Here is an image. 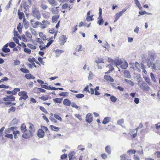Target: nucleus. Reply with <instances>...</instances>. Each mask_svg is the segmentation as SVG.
I'll list each match as a JSON object with an SVG mask.
<instances>
[{"instance_id":"26","label":"nucleus","mask_w":160,"mask_h":160,"mask_svg":"<svg viewBox=\"0 0 160 160\" xmlns=\"http://www.w3.org/2000/svg\"><path fill=\"white\" fill-rule=\"evenodd\" d=\"M59 17L60 15L59 14L53 16L52 18V22H54L57 21L58 19L59 18Z\"/></svg>"},{"instance_id":"44","label":"nucleus","mask_w":160,"mask_h":160,"mask_svg":"<svg viewBox=\"0 0 160 160\" xmlns=\"http://www.w3.org/2000/svg\"><path fill=\"white\" fill-rule=\"evenodd\" d=\"M17 29L20 33H21L22 32V25L20 23H19L18 26H17Z\"/></svg>"},{"instance_id":"15","label":"nucleus","mask_w":160,"mask_h":160,"mask_svg":"<svg viewBox=\"0 0 160 160\" xmlns=\"http://www.w3.org/2000/svg\"><path fill=\"white\" fill-rule=\"evenodd\" d=\"M121 160H132L129 158L130 157L128 154H124L121 155L120 157Z\"/></svg>"},{"instance_id":"17","label":"nucleus","mask_w":160,"mask_h":160,"mask_svg":"<svg viewBox=\"0 0 160 160\" xmlns=\"http://www.w3.org/2000/svg\"><path fill=\"white\" fill-rule=\"evenodd\" d=\"M47 1L52 7H55L58 4L57 2L55 0H47Z\"/></svg>"},{"instance_id":"41","label":"nucleus","mask_w":160,"mask_h":160,"mask_svg":"<svg viewBox=\"0 0 160 160\" xmlns=\"http://www.w3.org/2000/svg\"><path fill=\"white\" fill-rule=\"evenodd\" d=\"M19 122V121L18 120L16 119V118H14L12 121L11 123L13 125H17L18 124Z\"/></svg>"},{"instance_id":"27","label":"nucleus","mask_w":160,"mask_h":160,"mask_svg":"<svg viewBox=\"0 0 160 160\" xmlns=\"http://www.w3.org/2000/svg\"><path fill=\"white\" fill-rule=\"evenodd\" d=\"M105 151L108 154H111V149L110 146H107L105 148Z\"/></svg>"},{"instance_id":"11","label":"nucleus","mask_w":160,"mask_h":160,"mask_svg":"<svg viewBox=\"0 0 160 160\" xmlns=\"http://www.w3.org/2000/svg\"><path fill=\"white\" fill-rule=\"evenodd\" d=\"M15 100V97L12 95L7 96L3 99L4 101H13Z\"/></svg>"},{"instance_id":"32","label":"nucleus","mask_w":160,"mask_h":160,"mask_svg":"<svg viewBox=\"0 0 160 160\" xmlns=\"http://www.w3.org/2000/svg\"><path fill=\"white\" fill-rule=\"evenodd\" d=\"M25 77L27 79H33L35 78L34 76L30 73L26 74Z\"/></svg>"},{"instance_id":"3","label":"nucleus","mask_w":160,"mask_h":160,"mask_svg":"<svg viewBox=\"0 0 160 160\" xmlns=\"http://www.w3.org/2000/svg\"><path fill=\"white\" fill-rule=\"evenodd\" d=\"M138 148H139V150H135L134 149H129L127 152V153L129 157H131V155L134 154L137 152L139 154H143V151L142 147L140 146H138Z\"/></svg>"},{"instance_id":"31","label":"nucleus","mask_w":160,"mask_h":160,"mask_svg":"<svg viewBox=\"0 0 160 160\" xmlns=\"http://www.w3.org/2000/svg\"><path fill=\"white\" fill-rule=\"evenodd\" d=\"M122 61L120 59H116L115 60V66L117 67L118 65H119L122 64Z\"/></svg>"},{"instance_id":"2","label":"nucleus","mask_w":160,"mask_h":160,"mask_svg":"<svg viewBox=\"0 0 160 160\" xmlns=\"http://www.w3.org/2000/svg\"><path fill=\"white\" fill-rule=\"evenodd\" d=\"M41 128V129H39L38 130L37 134L38 137L40 138H42L45 135V132L43 130H44L46 132H49V131L48 128L45 126H42Z\"/></svg>"},{"instance_id":"56","label":"nucleus","mask_w":160,"mask_h":160,"mask_svg":"<svg viewBox=\"0 0 160 160\" xmlns=\"http://www.w3.org/2000/svg\"><path fill=\"white\" fill-rule=\"evenodd\" d=\"M40 109L42 111V112L45 113V114H47L48 113V112L46 110V109L42 106H40L39 107Z\"/></svg>"},{"instance_id":"52","label":"nucleus","mask_w":160,"mask_h":160,"mask_svg":"<svg viewBox=\"0 0 160 160\" xmlns=\"http://www.w3.org/2000/svg\"><path fill=\"white\" fill-rule=\"evenodd\" d=\"M23 51L26 53L30 54L31 52V51L29 48H24L23 49Z\"/></svg>"},{"instance_id":"39","label":"nucleus","mask_w":160,"mask_h":160,"mask_svg":"<svg viewBox=\"0 0 160 160\" xmlns=\"http://www.w3.org/2000/svg\"><path fill=\"white\" fill-rule=\"evenodd\" d=\"M134 1L135 2L137 6L140 10H141L142 9V7L138 0H134Z\"/></svg>"},{"instance_id":"28","label":"nucleus","mask_w":160,"mask_h":160,"mask_svg":"<svg viewBox=\"0 0 160 160\" xmlns=\"http://www.w3.org/2000/svg\"><path fill=\"white\" fill-rule=\"evenodd\" d=\"M20 129L21 132L23 133L27 130L26 128V126L25 123H22V124L20 127Z\"/></svg>"},{"instance_id":"47","label":"nucleus","mask_w":160,"mask_h":160,"mask_svg":"<svg viewBox=\"0 0 160 160\" xmlns=\"http://www.w3.org/2000/svg\"><path fill=\"white\" fill-rule=\"evenodd\" d=\"M110 100L113 102H115L117 100V98L113 95H112L110 97Z\"/></svg>"},{"instance_id":"1","label":"nucleus","mask_w":160,"mask_h":160,"mask_svg":"<svg viewBox=\"0 0 160 160\" xmlns=\"http://www.w3.org/2000/svg\"><path fill=\"white\" fill-rule=\"evenodd\" d=\"M28 130H27L25 131L22 135V137L24 138H29L32 137L35 132L34 126L32 124L29 122Z\"/></svg>"},{"instance_id":"18","label":"nucleus","mask_w":160,"mask_h":160,"mask_svg":"<svg viewBox=\"0 0 160 160\" xmlns=\"http://www.w3.org/2000/svg\"><path fill=\"white\" fill-rule=\"evenodd\" d=\"M104 78L108 82H114L113 79L110 76L105 75Z\"/></svg>"},{"instance_id":"61","label":"nucleus","mask_w":160,"mask_h":160,"mask_svg":"<svg viewBox=\"0 0 160 160\" xmlns=\"http://www.w3.org/2000/svg\"><path fill=\"white\" fill-rule=\"evenodd\" d=\"M38 61L43 65H44L45 62L43 61V58L41 57H39L38 58Z\"/></svg>"},{"instance_id":"12","label":"nucleus","mask_w":160,"mask_h":160,"mask_svg":"<svg viewBox=\"0 0 160 160\" xmlns=\"http://www.w3.org/2000/svg\"><path fill=\"white\" fill-rule=\"evenodd\" d=\"M76 152L74 151L70 152L68 154V157L69 160H74L76 159V157L75 156Z\"/></svg>"},{"instance_id":"45","label":"nucleus","mask_w":160,"mask_h":160,"mask_svg":"<svg viewBox=\"0 0 160 160\" xmlns=\"http://www.w3.org/2000/svg\"><path fill=\"white\" fill-rule=\"evenodd\" d=\"M108 61L109 62L110 64H112V65L115 66V60H114L111 58H109L108 59Z\"/></svg>"},{"instance_id":"46","label":"nucleus","mask_w":160,"mask_h":160,"mask_svg":"<svg viewBox=\"0 0 160 160\" xmlns=\"http://www.w3.org/2000/svg\"><path fill=\"white\" fill-rule=\"evenodd\" d=\"M68 92H62L59 94V95L63 97H67L68 96Z\"/></svg>"},{"instance_id":"8","label":"nucleus","mask_w":160,"mask_h":160,"mask_svg":"<svg viewBox=\"0 0 160 160\" xmlns=\"http://www.w3.org/2000/svg\"><path fill=\"white\" fill-rule=\"evenodd\" d=\"M140 88L144 91H147L150 89V88L148 85L144 82L142 83L140 85Z\"/></svg>"},{"instance_id":"35","label":"nucleus","mask_w":160,"mask_h":160,"mask_svg":"<svg viewBox=\"0 0 160 160\" xmlns=\"http://www.w3.org/2000/svg\"><path fill=\"white\" fill-rule=\"evenodd\" d=\"M7 44H8V46L11 48H13L15 47L16 44L15 43L12 42H10L8 43Z\"/></svg>"},{"instance_id":"59","label":"nucleus","mask_w":160,"mask_h":160,"mask_svg":"<svg viewBox=\"0 0 160 160\" xmlns=\"http://www.w3.org/2000/svg\"><path fill=\"white\" fill-rule=\"evenodd\" d=\"M150 76H151V79L154 82H156V79H155L154 75L152 73H151Z\"/></svg>"},{"instance_id":"42","label":"nucleus","mask_w":160,"mask_h":160,"mask_svg":"<svg viewBox=\"0 0 160 160\" xmlns=\"http://www.w3.org/2000/svg\"><path fill=\"white\" fill-rule=\"evenodd\" d=\"M93 15H92L90 16H87L86 18V20L88 22L92 21L93 20Z\"/></svg>"},{"instance_id":"37","label":"nucleus","mask_w":160,"mask_h":160,"mask_svg":"<svg viewBox=\"0 0 160 160\" xmlns=\"http://www.w3.org/2000/svg\"><path fill=\"white\" fill-rule=\"evenodd\" d=\"M18 14L19 16V19L21 20L24 16V14L22 12H20V11H18Z\"/></svg>"},{"instance_id":"63","label":"nucleus","mask_w":160,"mask_h":160,"mask_svg":"<svg viewBox=\"0 0 160 160\" xmlns=\"http://www.w3.org/2000/svg\"><path fill=\"white\" fill-rule=\"evenodd\" d=\"M71 106L72 107L74 108L77 109H78L79 108V107L74 102H72V103Z\"/></svg>"},{"instance_id":"6","label":"nucleus","mask_w":160,"mask_h":160,"mask_svg":"<svg viewBox=\"0 0 160 160\" xmlns=\"http://www.w3.org/2000/svg\"><path fill=\"white\" fill-rule=\"evenodd\" d=\"M126 10V9H124L119 12L117 13L115 15V18L114 22H116L118 20V19L122 15L123 13L125 12Z\"/></svg>"},{"instance_id":"62","label":"nucleus","mask_w":160,"mask_h":160,"mask_svg":"<svg viewBox=\"0 0 160 160\" xmlns=\"http://www.w3.org/2000/svg\"><path fill=\"white\" fill-rule=\"evenodd\" d=\"M30 30L32 34L36 35H37V33L36 32L33 28H30Z\"/></svg>"},{"instance_id":"36","label":"nucleus","mask_w":160,"mask_h":160,"mask_svg":"<svg viewBox=\"0 0 160 160\" xmlns=\"http://www.w3.org/2000/svg\"><path fill=\"white\" fill-rule=\"evenodd\" d=\"M121 67L123 69H126L128 67V64L127 62H122V64H121Z\"/></svg>"},{"instance_id":"21","label":"nucleus","mask_w":160,"mask_h":160,"mask_svg":"<svg viewBox=\"0 0 160 160\" xmlns=\"http://www.w3.org/2000/svg\"><path fill=\"white\" fill-rule=\"evenodd\" d=\"M138 131V130L136 129H135L132 130V131H131V133H132V135L131 134H130L132 138H135L137 136Z\"/></svg>"},{"instance_id":"49","label":"nucleus","mask_w":160,"mask_h":160,"mask_svg":"<svg viewBox=\"0 0 160 160\" xmlns=\"http://www.w3.org/2000/svg\"><path fill=\"white\" fill-rule=\"evenodd\" d=\"M20 70L23 72L26 73H29V71L26 68H20Z\"/></svg>"},{"instance_id":"51","label":"nucleus","mask_w":160,"mask_h":160,"mask_svg":"<svg viewBox=\"0 0 160 160\" xmlns=\"http://www.w3.org/2000/svg\"><path fill=\"white\" fill-rule=\"evenodd\" d=\"M74 116L77 118L79 120L81 121L82 120V116L79 114H74Z\"/></svg>"},{"instance_id":"29","label":"nucleus","mask_w":160,"mask_h":160,"mask_svg":"<svg viewBox=\"0 0 160 160\" xmlns=\"http://www.w3.org/2000/svg\"><path fill=\"white\" fill-rule=\"evenodd\" d=\"M53 37H51V38H50L48 40V42L47 43L46 45L47 48L48 47L54 42V40H53Z\"/></svg>"},{"instance_id":"33","label":"nucleus","mask_w":160,"mask_h":160,"mask_svg":"<svg viewBox=\"0 0 160 160\" xmlns=\"http://www.w3.org/2000/svg\"><path fill=\"white\" fill-rule=\"evenodd\" d=\"M110 119V118L109 117H106L105 118L102 122V123L103 124H107L109 122Z\"/></svg>"},{"instance_id":"58","label":"nucleus","mask_w":160,"mask_h":160,"mask_svg":"<svg viewBox=\"0 0 160 160\" xmlns=\"http://www.w3.org/2000/svg\"><path fill=\"white\" fill-rule=\"evenodd\" d=\"M13 40L17 44H18V45L19 46H21V45L19 43V40L16 38H13Z\"/></svg>"},{"instance_id":"57","label":"nucleus","mask_w":160,"mask_h":160,"mask_svg":"<svg viewBox=\"0 0 160 160\" xmlns=\"http://www.w3.org/2000/svg\"><path fill=\"white\" fill-rule=\"evenodd\" d=\"M75 96L78 98H81L84 97V95L83 94H78L75 95Z\"/></svg>"},{"instance_id":"40","label":"nucleus","mask_w":160,"mask_h":160,"mask_svg":"<svg viewBox=\"0 0 160 160\" xmlns=\"http://www.w3.org/2000/svg\"><path fill=\"white\" fill-rule=\"evenodd\" d=\"M104 22V21L103 20L102 17H98V23L99 25H102Z\"/></svg>"},{"instance_id":"54","label":"nucleus","mask_w":160,"mask_h":160,"mask_svg":"<svg viewBox=\"0 0 160 160\" xmlns=\"http://www.w3.org/2000/svg\"><path fill=\"white\" fill-rule=\"evenodd\" d=\"M82 46L81 45H79L77 46L76 48V51H80L82 50Z\"/></svg>"},{"instance_id":"13","label":"nucleus","mask_w":160,"mask_h":160,"mask_svg":"<svg viewBox=\"0 0 160 160\" xmlns=\"http://www.w3.org/2000/svg\"><path fill=\"white\" fill-rule=\"evenodd\" d=\"M10 132V129H7L5 131L6 134L5 137L12 139L13 138V135L12 134H9Z\"/></svg>"},{"instance_id":"43","label":"nucleus","mask_w":160,"mask_h":160,"mask_svg":"<svg viewBox=\"0 0 160 160\" xmlns=\"http://www.w3.org/2000/svg\"><path fill=\"white\" fill-rule=\"evenodd\" d=\"M20 89L19 88H15L12 91V95H16L17 92H19Z\"/></svg>"},{"instance_id":"60","label":"nucleus","mask_w":160,"mask_h":160,"mask_svg":"<svg viewBox=\"0 0 160 160\" xmlns=\"http://www.w3.org/2000/svg\"><path fill=\"white\" fill-rule=\"evenodd\" d=\"M16 110V108L14 107H11L8 110L9 112H14Z\"/></svg>"},{"instance_id":"24","label":"nucleus","mask_w":160,"mask_h":160,"mask_svg":"<svg viewBox=\"0 0 160 160\" xmlns=\"http://www.w3.org/2000/svg\"><path fill=\"white\" fill-rule=\"evenodd\" d=\"M25 36L28 40L30 41L32 40V35L28 31L26 32L25 33Z\"/></svg>"},{"instance_id":"53","label":"nucleus","mask_w":160,"mask_h":160,"mask_svg":"<svg viewBox=\"0 0 160 160\" xmlns=\"http://www.w3.org/2000/svg\"><path fill=\"white\" fill-rule=\"evenodd\" d=\"M36 60V59L33 57L32 58H28V61L32 64L34 62H35Z\"/></svg>"},{"instance_id":"64","label":"nucleus","mask_w":160,"mask_h":160,"mask_svg":"<svg viewBox=\"0 0 160 160\" xmlns=\"http://www.w3.org/2000/svg\"><path fill=\"white\" fill-rule=\"evenodd\" d=\"M101 156L102 158L103 159L107 158L108 157L107 155L105 153L102 154Z\"/></svg>"},{"instance_id":"38","label":"nucleus","mask_w":160,"mask_h":160,"mask_svg":"<svg viewBox=\"0 0 160 160\" xmlns=\"http://www.w3.org/2000/svg\"><path fill=\"white\" fill-rule=\"evenodd\" d=\"M27 45L29 48L35 50L36 49L37 47L36 46L31 43H28L27 44Z\"/></svg>"},{"instance_id":"48","label":"nucleus","mask_w":160,"mask_h":160,"mask_svg":"<svg viewBox=\"0 0 160 160\" xmlns=\"http://www.w3.org/2000/svg\"><path fill=\"white\" fill-rule=\"evenodd\" d=\"M54 117L57 119L59 120L60 121H61L62 119L57 114H54Z\"/></svg>"},{"instance_id":"23","label":"nucleus","mask_w":160,"mask_h":160,"mask_svg":"<svg viewBox=\"0 0 160 160\" xmlns=\"http://www.w3.org/2000/svg\"><path fill=\"white\" fill-rule=\"evenodd\" d=\"M33 21L32 20L31 21V22L32 24V27L33 28H37L38 26L40 27L41 22H40L38 21H36V22H34L33 24V23L32 22H33Z\"/></svg>"},{"instance_id":"5","label":"nucleus","mask_w":160,"mask_h":160,"mask_svg":"<svg viewBox=\"0 0 160 160\" xmlns=\"http://www.w3.org/2000/svg\"><path fill=\"white\" fill-rule=\"evenodd\" d=\"M18 95L20 96L19 98L20 100H22V99L26 100L28 97L27 92L24 91H22L19 92L18 93Z\"/></svg>"},{"instance_id":"50","label":"nucleus","mask_w":160,"mask_h":160,"mask_svg":"<svg viewBox=\"0 0 160 160\" xmlns=\"http://www.w3.org/2000/svg\"><path fill=\"white\" fill-rule=\"evenodd\" d=\"M35 41L40 44H41L43 43V42L42 40L39 38H36L35 39Z\"/></svg>"},{"instance_id":"25","label":"nucleus","mask_w":160,"mask_h":160,"mask_svg":"<svg viewBox=\"0 0 160 160\" xmlns=\"http://www.w3.org/2000/svg\"><path fill=\"white\" fill-rule=\"evenodd\" d=\"M13 134L14 135V138L15 139L18 138L20 134V132L18 130L14 131L13 132Z\"/></svg>"},{"instance_id":"7","label":"nucleus","mask_w":160,"mask_h":160,"mask_svg":"<svg viewBox=\"0 0 160 160\" xmlns=\"http://www.w3.org/2000/svg\"><path fill=\"white\" fill-rule=\"evenodd\" d=\"M86 121L88 123H90L93 120V116L91 113H88L86 116Z\"/></svg>"},{"instance_id":"9","label":"nucleus","mask_w":160,"mask_h":160,"mask_svg":"<svg viewBox=\"0 0 160 160\" xmlns=\"http://www.w3.org/2000/svg\"><path fill=\"white\" fill-rule=\"evenodd\" d=\"M67 38L66 35H62L60 38L59 39V42L60 43L64 44L66 42Z\"/></svg>"},{"instance_id":"10","label":"nucleus","mask_w":160,"mask_h":160,"mask_svg":"<svg viewBox=\"0 0 160 160\" xmlns=\"http://www.w3.org/2000/svg\"><path fill=\"white\" fill-rule=\"evenodd\" d=\"M50 24L49 22L47 20H43L42 23L41 22L40 27L42 29L46 28L47 26Z\"/></svg>"},{"instance_id":"19","label":"nucleus","mask_w":160,"mask_h":160,"mask_svg":"<svg viewBox=\"0 0 160 160\" xmlns=\"http://www.w3.org/2000/svg\"><path fill=\"white\" fill-rule=\"evenodd\" d=\"M63 103L65 106L69 107L71 105V102L69 100L66 98L63 100Z\"/></svg>"},{"instance_id":"14","label":"nucleus","mask_w":160,"mask_h":160,"mask_svg":"<svg viewBox=\"0 0 160 160\" xmlns=\"http://www.w3.org/2000/svg\"><path fill=\"white\" fill-rule=\"evenodd\" d=\"M59 7H53L51 9V11L52 13L53 14H58L59 10L58 8Z\"/></svg>"},{"instance_id":"34","label":"nucleus","mask_w":160,"mask_h":160,"mask_svg":"<svg viewBox=\"0 0 160 160\" xmlns=\"http://www.w3.org/2000/svg\"><path fill=\"white\" fill-rule=\"evenodd\" d=\"M50 127L52 130L57 132L59 130V128L56 127L53 125H51L50 126Z\"/></svg>"},{"instance_id":"30","label":"nucleus","mask_w":160,"mask_h":160,"mask_svg":"<svg viewBox=\"0 0 160 160\" xmlns=\"http://www.w3.org/2000/svg\"><path fill=\"white\" fill-rule=\"evenodd\" d=\"M124 119L123 118H122L118 120L117 122V124L123 127V125H124Z\"/></svg>"},{"instance_id":"20","label":"nucleus","mask_w":160,"mask_h":160,"mask_svg":"<svg viewBox=\"0 0 160 160\" xmlns=\"http://www.w3.org/2000/svg\"><path fill=\"white\" fill-rule=\"evenodd\" d=\"M8 44H6L5 45L3 46L2 48V51L5 53L9 52L10 51V50L9 48H8Z\"/></svg>"},{"instance_id":"22","label":"nucleus","mask_w":160,"mask_h":160,"mask_svg":"<svg viewBox=\"0 0 160 160\" xmlns=\"http://www.w3.org/2000/svg\"><path fill=\"white\" fill-rule=\"evenodd\" d=\"M62 100L63 99L62 98H53V102L55 103L60 104L62 102Z\"/></svg>"},{"instance_id":"16","label":"nucleus","mask_w":160,"mask_h":160,"mask_svg":"<svg viewBox=\"0 0 160 160\" xmlns=\"http://www.w3.org/2000/svg\"><path fill=\"white\" fill-rule=\"evenodd\" d=\"M49 32L51 34H54V37L53 38V39H55L57 35V32L56 31L54 28H52L49 29Z\"/></svg>"},{"instance_id":"55","label":"nucleus","mask_w":160,"mask_h":160,"mask_svg":"<svg viewBox=\"0 0 160 160\" xmlns=\"http://www.w3.org/2000/svg\"><path fill=\"white\" fill-rule=\"evenodd\" d=\"M41 8L44 10H45L48 8V6L44 4H42L40 6Z\"/></svg>"},{"instance_id":"4","label":"nucleus","mask_w":160,"mask_h":160,"mask_svg":"<svg viewBox=\"0 0 160 160\" xmlns=\"http://www.w3.org/2000/svg\"><path fill=\"white\" fill-rule=\"evenodd\" d=\"M32 15L34 17L36 18L38 20L39 19L41 18L40 14L39 11L36 8H32Z\"/></svg>"}]
</instances>
